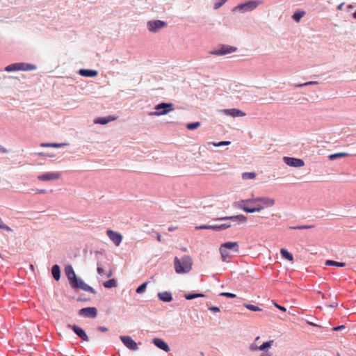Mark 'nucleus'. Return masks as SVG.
<instances>
[{
    "instance_id": "052dcab7",
    "label": "nucleus",
    "mask_w": 356,
    "mask_h": 356,
    "mask_svg": "<svg viewBox=\"0 0 356 356\" xmlns=\"http://www.w3.org/2000/svg\"><path fill=\"white\" fill-rule=\"evenodd\" d=\"M156 238H157V240H158L159 241H161V236L160 234H159V233H158V232H156Z\"/></svg>"
},
{
    "instance_id": "de8ad7c7",
    "label": "nucleus",
    "mask_w": 356,
    "mask_h": 356,
    "mask_svg": "<svg viewBox=\"0 0 356 356\" xmlns=\"http://www.w3.org/2000/svg\"><path fill=\"white\" fill-rule=\"evenodd\" d=\"M211 225H200V226H196L195 229H211Z\"/></svg>"
},
{
    "instance_id": "f3484780",
    "label": "nucleus",
    "mask_w": 356,
    "mask_h": 356,
    "mask_svg": "<svg viewBox=\"0 0 356 356\" xmlns=\"http://www.w3.org/2000/svg\"><path fill=\"white\" fill-rule=\"evenodd\" d=\"M153 344L156 346L158 348L165 351L169 352L170 348L167 343H165L162 339L160 338H154L152 339Z\"/></svg>"
},
{
    "instance_id": "473e14b6",
    "label": "nucleus",
    "mask_w": 356,
    "mask_h": 356,
    "mask_svg": "<svg viewBox=\"0 0 356 356\" xmlns=\"http://www.w3.org/2000/svg\"><path fill=\"white\" fill-rule=\"evenodd\" d=\"M264 197H256V198H249V199H247V201L246 202L248 204H256L257 203H261L264 202Z\"/></svg>"
},
{
    "instance_id": "09e8293b",
    "label": "nucleus",
    "mask_w": 356,
    "mask_h": 356,
    "mask_svg": "<svg viewBox=\"0 0 356 356\" xmlns=\"http://www.w3.org/2000/svg\"><path fill=\"white\" fill-rule=\"evenodd\" d=\"M273 305H275V307H277L280 311H282V312H286V309L284 307L278 305L275 302H273Z\"/></svg>"
},
{
    "instance_id": "423d86ee",
    "label": "nucleus",
    "mask_w": 356,
    "mask_h": 356,
    "mask_svg": "<svg viewBox=\"0 0 356 356\" xmlns=\"http://www.w3.org/2000/svg\"><path fill=\"white\" fill-rule=\"evenodd\" d=\"M246 200H242L241 201L236 202L234 203V207L239 208L242 210H243L245 212L247 213H254V212H259L261 210H263V207L261 206H257V207H250L251 204H248L246 202Z\"/></svg>"
},
{
    "instance_id": "864d4df0",
    "label": "nucleus",
    "mask_w": 356,
    "mask_h": 356,
    "mask_svg": "<svg viewBox=\"0 0 356 356\" xmlns=\"http://www.w3.org/2000/svg\"><path fill=\"white\" fill-rule=\"evenodd\" d=\"M97 330L99 331H101V332H106V331H108L107 327H104V326H99V327H97Z\"/></svg>"
},
{
    "instance_id": "b1692460",
    "label": "nucleus",
    "mask_w": 356,
    "mask_h": 356,
    "mask_svg": "<svg viewBox=\"0 0 356 356\" xmlns=\"http://www.w3.org/2000/svg\"><path fill=\"white\" fill-rule=\"evenodd\" d=\"M275 201L274 199L265 197L264 202H262V204H258L257 206H261L264 209V208L273 207L275 204Z\"/></svg>"
},
{
    "instance_id": "20e7f679",
    "label": "nucleus",
    "mask_w": 356,
    "mask_h": 356,
    "mask_svg": "<svg viewBox=\"0 0 356 356\" xmlns=\"http://www.w3.org/2000/svg\"><path fill=\"white\" fill-rule=\"evenodd\" d=\"M261 1L250 0L245 3L238 4L233 8V11L250 12L257 8Z\"/></svg>"
},
{
    "instance_id": "f8f14e48",
    "label": "nucleus",
    "mask_w": 356,
    "mask_h": 356,
    "mask_svg": "<svg viewBox=\"0 0 356 356\" xmlns=\"http://www.w3.org/2000/svg\"><path fill=\"white\" fill-rule=\"evenodd\" d=\"M283 161L286 165L291 167L300 168L305 165L302 159L294 157L284 156Z\"/></svg>"
},
{
    "instance_id": "6e6d98bb",
    "label": "nucleus",
    "mask_w": 356,
    "mask_h": 356,
    "mask_svg": "<svg viewBox=\"0 0 356 356\" xmlns=\"http://www.w3.org/2000/svg\"><path fill=\"white\" fill-rule=\"evenodd\" d=\"M260 356H273V354L268 352L263 353Z\"/></svg>"
},
{
    "instance_id": "f704fd0d",
    "label": "nucleus",
    "mask_w": 356,
    "mask_h": 356,
    "mask_svg": "<svg viewBox=\"0 0 356 356\" xmlns=\"http://www.w3.org/2000/svg\"><path fill=\"white\" fill-rule=\"evenodd\" d=\"M256 177L255 172H243L242 174V178L243 179H254Z\"/></svg>"
},
{
    "instance_id": "5701e85b",
    "label": "nucleus",
    "mask_w": 356,
    "mask_h": 356,
    "mask_svg": "<svg viewBox=\"0 0 356 356\" xmlns=\"http://www.w3.org/2000/svg\"><path fill=\"white\" fill-rule=\"evenodd\" d=\"M51 274L54 279L58 281L60 278V269L58 265L54 264L51 267Z\"/></svg>"
},
{
    "instance_id": "39448f33",
    "label": "nucleus",
    "mask_w": 356,
    "mask_h": 356,
    "mask_svg": "<svg viewBox=\"0 0 356 356\" xmlns=\"http://www.w3.org/2000/svg\"><path fill=\"white\" fill-rule=\"evenodd\" d=\"M156 111L150 113L152 115L159 116L165 115L174 110V105L172 103L162 102L155 106Z\"/></svg>"
},
{
    "instance_id": "a19ab883",
    "label": "nucleus",
    "mask_w": 356,
    "mask_h": 356,
    "mask_svg": "<svg viewBox=\"0 0 356 356\" xmlns=\"http://www.w3.org/2000/svg\"><path fill=\"white\" fill-rule=\"evenodd\" d=\"M147 282H144L142 284H140L139 286H138L136 289V292L137 293H143L146 288H147Z\"/></svg>"
},
{
    "instance_id": "2eb2a0df",
    "label": "nucleus",
    "mask_w": 356,
    "mask_h": 356,
    "mask_svg": "<svg viewBox=\"0 0 356 356\" xmlns=\"http://www.w3.org/2000/svg\"><path fill=\"white\" fill-rule=\"evenodd\" d=\"M67 327L72 329L73 332L82 340L89 341V337L81 327L76 325H68Z\"/></svg>"
},
{
    "instance_id": "58836bf2",
    "label": "nucleus",
    "mask_w": 356,
    "mask_h": 356,
    "mask_svg": "<svg viewBox=\"0 0 356 356\" xmlns=\"http://www.w3.org/2000/svg\"><path fill=\"white\" fill-rule=\"evenodd\" d=\"M200 122H195L192 123H188L186 124V127L189 130H193L200 127Z\"/></svg>"
},
{
    "instance_id": "4c0bfd02",
    "label": "nucleus",
    "mask_w": 356,
    "mask_h": 356,
    "mask_svg": "<svg viewBox=\"0 0 356 356\" xmlns=\"http://www.w3.org/2000/svg\"><path fill=\"white\" fill-rule=\"evenodd\" d=\"M243 305L245 308H247L248 309H249L250 311L257 312V311L261 310V309L260 307H259L256 305H252V304H244Z\"/></svg>"
},
{
    "instance_id": "13d9d810",
    "label": "nucleus",
    "mask_w": 356,
    "mask_h": 356,
    "mask_svg": "<svg viewBox=\"0 0 356 356\" xmlns=\"http://www.w3.org/2000/svg\"><path fill=\"white\" fill-rule=\"evenodd\" d=\"M36 192L38 193H45L47 192V191L44 189H37Z\"/></svg>"
},
{
    "instance_id": "e2e57ef3",
    "label": "nucleus",
    "mask_w": 356,
    "mask_h": 356,
    "mask_svg": "<svg viewBox=\"0 0 356 356\" xmlns=\"http://www.w3.org/2000/svg\"><path fill=\"white\" fill-rule=\"evenodd\" d=\"M111 275H112V271H110V272L108 273V275H107V277H111Z\"/></svg>"
},
{
    "instance_id": "7c9ffc66",
    "label": "nucleus",
    "mask_w": 356,
    "mask_h": 356,
    "mask_svg": "<svg viewBox=\"0 0 356 356\" xmlns=\"http://www.w3.org/2000/svg\"><path fill=\"white\" fill-rule=\"evenodd\" d=\"M325 265L330 266H336V267H344L346 266L345 263L338 262L332 260H327L325 261Z\"/></svg>"
},
{
    "instance_id": "72a5a7b5",
    "label": "nucleus",
    "mask_w": 356,
    "mask_h": 356,
    "mask_svg": "<svg viewBox=\"0 0 356 356\" xmlns=\"http://www.w3.org/2000/svg\"><path fill=\"white\" fill-rule=\"evenodd\" d=\"M318 83V81H312L305 82L304 83L294 84L293 86L295 88H302V87L309 86L317 85Z\"/></svg>"
},
{
    "instance_id": "ddd939ff",
    "label": "nucleus",
    "mask_w": 356,
    "mask_h": 356,
    "mask_svg": "<svg viewBox=\"0 0 356 356\" xmlns=\"http://www.w3.org/2000/svg\"><path fill=\"white\" fill-rule=\"evenodd\" d=\"M215 220L216 221H227L230 220L234 222H245L247 220V217L244 215L239 214L236 216H225V217H220L216 218Z\"/></svg>"
},
{
    "instance_id": "9d476101",
    "label": "nucleus",
    "mask_w": 356,
    "mask_h": 356,
    "mask_svg": "<svg viewBox=\"0 0 356 356\" xmlns=\"http://www.w3.org/2000/svg\"><path fill=\"white\" fill-rule=\"evenodd\" d=\"M79 314L81 316L94 318L97 315V309L93 307H84L79 311Z\"/></svg>"
},
{
    "instance_id": "412c9836",
    "label": "nucleus",
    "mask_w": 356,
    "mask_h": 356,
    "mask_svg": "<svg viewBox=\"0 0 356 356\" xmlns=\"http://www.w3.org/2000/svg\"><path fill=\"white\" fill-rule=\"evenodd\" d=\"M65 273L67 277L68 281H71L76 275L75 272L71 265H67L65 268Z\"/></svg>"
},
{
    "instance_id": "aec40b11",
    "label": "nucleus",
    "mask_w": 356,
    "mask_h": 356,
    "mask_svg": "<svg viewBox=\"0 0 356 356\" xmlns=\"http://www.w3.org/2000/svg\"><path fill=\"white\" fill-rule=\"evenodd\" d=\"M19 71H33L37 69V66L33 64L26 63H18Z\"/></svg>"
},
{
    "instance_id": "4be33fe9",
    "label": "nucleus",
    "mask_w": 356,
    "mask_h": 356,
    "mask_svg": "<svg viewBox=\"0 0 356 356\" xmlns=\"http://www.w3.org/2000/svg\"><path fill=\"white\" fill-rule=\"evenodd\" d=\"M114 120H115V118L111 116L101 117V118H96L94 122L95 124H106L107 123H108Z\"/></svg>"
},
{
    "instance_id": "1a4fd4ad",
    "label": "nucleus",
    "mask_w": 356,
    "mask_h": 356,
    "mask_svg": "<svg viewBox=\"0 0 356 356\" xmlns=\"http://www.w3.org/2000/svg\"><path fill=\"white\" fill-rule=\"evenodd\" d=\"M61 176L59 172H47L38 176L40 181H47L58 179Z\"/></svg>"
},
{
    "instance_id": "5fc2aeb1",
    "label": "nucleus",
    "mask_w": 356,
    "mask_h": 356,
    "mask_svg": "<svg viewBox=\"0 0 356 356\" xmlns=\"http://www.w3.org/2000/svg\"><path fill=\"white\" fill-rule=\"evenodd\" d=\"M344 4H345V3H344V2H343V3H340V4L337 6V9H338L339 10H343V6H344Z\"/></svg>"
},
{
    "instance_id": "4468645a",
    "label": "nucleus",
    "mask_w": 356,
    "mask_h": 356,
    "mask_svg": "<svg viewBox=\"0 0 356 356\" xmlns=\"http://www.w3.org/2000/svg\"><path fill=\"white\" fill-rule=\"evenodd\" d=\"M107 236L110 240L116 245L119 246L122 241V236L116 232L111 229H108L106 232Z\"/></svg>"
},
{
    "instance_id": "774afa93",
    "label": "nucleus",
    "mask_w": 356,
    "mask_h": 356,
    "mask_svg": "<svg viewBox=\"0 0 356 356\" xmlns=\"http://www.w3.org/2000/svg\"><path fill=\"white\" fill-rule=\"evenodd\" d=\"M31 268L33 269V266L31 265Z\"/></svg>"
},
{
    "instance_id": "6e6552de",
    "label": "nucleus",
    "mask_w": 356,
    "mask_h": 356,
    "mask_svg": "<svg viewBox=\"0 0 356 356\" xmlns=\"http://www.w3.org/2000/svg\"><path fill=\"white\" fill-rule=\"evenodd\" d=\"M168 24L162 20H150L147 22V27L149 31L157 33L160 29L166 27Z\"/></svg>"
},
{
    "instance_id": "a878e982",
    "label": "nucleus",
    "mask_w": 356,
    "mask_h": 356,
    "mask_svg": "<svg viewBox=\"0 0 356 356\" xmlns=\"http://www.w3.org/2000/svg\"><path fill=\"white\" fill-rule=\"evenodd\" d=\"M184 296L186 300H193L197 298L204 297L205 296L204 294L200 293H185Z\"/></svg>"
},
{
    "instance_id": "0e129e2a",
    "label": "nucleus",
    "mask_w": 356,
    "mask_h": 356,
    "mask_svg": "<svg viewBox=\"0 0 356 356\" xmlns=\"http://www.w3.org/2000/svg\"><path fill=\"white\" fill-rule=\"evenodd\" d=\"M353 16L355 19H356V10L354 12V13L353 14Z\"/></svg>"
},
{
    "instance_id": "6ab92c4d",
    "label": "nucleus",
    "mask_w": 356,
    "mask_h": 356,
    "mask_svg": "<svg viewBox=\"0 0 356 356\" xmlns=\"http://www.w3.org/2000/svg\"><path fill=\"white\" fill-rule=\"evenodd\" d=\"M158 298L164 302H169L172 300V295L171 292L169 291L159 292L158 293Z\"/></svg>"
},
{
    "instance_id": "37998d69",
    "label": "nucleus",
    "mask_w": 356,
    "mask_h": 356,
    "mask_svg": "<svg viewBox=\"0 0 356 356\" xmlns=\"http://www.w3.org/2000/svg\"><path fill=\"white\" fill-rule=\"evenodd\" d=\"M211 229L217 230V231L224 230V229H226V226H222V224L211 225Z\"/></svg>"
},
{
    "instance_id": "cd10ccee",
    "label": "nucleus",
    "mask_w": 356,
    "mask_h": 356,
    "mask_svg": "<svg viewBox=\"0 0 356 356\" xmlns=\"http://www.w3.org/2000/svg\"><path fill=\"white\" fill-rule=\"evenodd\" d=\"M273 343V340L264 342L261 346H259V350L267 352V350L272 346Z\"/></svg>"
},
{
    "instance_id": "ea45409f",
    "label": "nucleus",
    "mask_w": 356,
    "mask_h": 356,
    "mask_svg": "<svg viewBox=\"0 0 356 356\" xmlns=\"http://www.w3.org/2000/svg\"><path fill=\"white\" fill-rule=\"evenodd\" d=\"M227 0H215L213 8L216 10L219 9L227 2Z\"/></svg>"
},
{
    "instance_id": "c85d7f7f",
    "label": "nucleus",
    "mask_w": 356,
    "mask_h": 356,
    "mask_svg": "<svg viewBox=\"0 0 356 356\" xmlns=\"http://www.w3.org/2000/svg\"><path fill=\"white\" fill-rule=\"evenodd\" d=\"M280 254L282 257L288 261H292L293 259V257L291 253H290L288 250L286 249H281Z\"/></svg>"
},
{
    "instance_id": "7ed1b4c3",
    "label": "nucleus",
    "mask_w": 356,
    "mask_h": 356,
    "mask_svg": "<svg viewBox=\"0 0 356 356\" xmlns=\"http://www.w3.org/2000/svg\"><path fill=\"white\" fill-rule=\"evenodd\" d=\"M69 283L73 289H81L93 294L96 293V291L92 287L86 284L82 279L77 276H75L73 279H72Z\"/></svg>"
},
{
    "instance_id": "c03bdc74",
    "label": "nucleus",
    "mask_w": 356,
    "mask_h": 356,
    "mask_svg": "<svg viewBox=\"0 0 356 356\" xmlns=\"http://www.w3.org/2000/svg\"><path fill=\"white\" fill-rule=\"evenodd\" d=\"M220 296L227 297V298H234L236 297V294L232 293H229V292H222V293H220Z\"/></svg>"
},
{
    "instance_id": "393cba45",
    "label": "nucleus",
    "mask_w": 356,
    "mask_h": 356,
    "mask_svg": "<svg viewBox=\"0 0 356 356\" xmlns=\"http://www.w3.org/2000/svg\"><path fill=\"white\" fill-rule=\"evenodd\" d=\"M305 12L304 10H296L292 15V19L296 22H299L302 17H303L305 15Z\"/></svg>"
},
{
    "instance_id": "338daca9",
    "label": "nucleus",
    "mask_w": 356,
    "mask_h": 356,
    "mask_svg": "<svg viewBox=\"0 0 356 356\" xmlns=\"http://www.w3.org/2000/svg\"><path fill=\"white\" fill-rule=\"evenodd\" d=\"M83 300L82 298H78L77 301H83Z\"/></svg>"
},
{
    "instance_id": "0eeeda50",
    "label": "nucleus",
    "mask_w": 356,
    "mask_h": 356,
    "mask_svg": "<svg viewBox=\"0 0 356 356\" xmlns=\"http://www.w3.org/2000/svg\"><path fill=\"white\" fill-rule=\"evenodd\" d=\"M236 51L237 48L235 47L227 44H220L216 49L211 51L210 54L216 56H224L236 52Z\"/></svg>"
},
{
    "instance_id": "f257e3e1",
    "label": "nucleus",
    "mask_w": 356,
    "mask_h": 356,
    "mask_svg": "<svg viewBox=\"0 0 356 356\" xmlns=\"http://www.w3.org/2000/svg\"><path fill=\"white\" fill-rule=\"evenodd\" d=\"M192 259L188 255H185L181 259L175 258V269L177 273H187L192 268Z\"/></svg>"
},
{
    "instance_id": "8fccbe9b",
    "label": "nucleus",
    "mask_w": 356,
    "mask_h": 356,
    "mask_svg": "<svg viewBox=\"0 0 356 356\" xmlns=\"http://www.w3.org/2000/svg\"><path fill=\"white\" fill-rule=\"evenodd\" d=\"M209 310L213 312H219L220 308L216 306H212L209 308Z\"/></svg>"
},
{
    "instance_id": "69168bd1",
    "label": "nucleus",
    "mask_w": 356,
    "mask_h": 356,
    "mask_svg": "<svg viewBox=\"0 0 356 356\" xmlns=\"http://www.w3.org/2000/svg\"><path fill=\"white\" fill-rule=\"evenodd\" d=\"M259 339H260V337H257L255 338V341H259Z\"/></svg>"
},
{
    "instance_id": "bb28decb",
    "label": "nucleus",
    "mask_w": 356,
    "mask_h": 356,
    "mask_svg": "<svg viewBox=\"0 0 356 356\" xmlns=\"http://www.w3.org/2000/svg\"><path fill=\"white\" fill-rule=\"evenodd\" d=\"M67 145V143H41L40 146L44 147H61Z\"/></svg>"
},
{
    "instance_id": "a211bd4d",
    "label": "nucleus",
    "mask_w": 356,
    "mask_h": 356,
    "mask_svg": "<svg viewBox=\"0 0 356 356\" xmlns=\"http://www.w3.org/2000/svg\"><path fill=\"white\" fill-rule=\"evenodd\" d=\"M78 73L79 75L84 77H95L98 74L97 70L90 69H80Z\"/></svg>"
},
{
    "instance_id": "f03ea898",
    "label": "nucleus",
    "mask_w": 356,
    "mask_h": 356,
    "mask_svg": "<svg viewBox=\"0 0 356 356\" xmlns=\"http://www.w3.org/2000/svg\"><path fill=\"white\" fill-rule=\"evenodd\" d=\"M229 250L234 252H238L239 245L236 242H226L220 247V252L223 261L230 257Z\"/></svg>"
},
{
    "instance_id": "c756f323",
    "label": "nucleus",
    "mask_w": 356,
    "mask_h": 356,
    "mask_svg": "<svg viewBox=\"0 0 356 356\" xmlns=\"http://www.w3.org/2000/svg\"><path fill=\"white\" fill-rule=\"evenodd\" d=\"M103 286L106 289H111L117 286V281L115 279H110L103 283Z\"/></svg>"
},
{
    "instance_id": "79ce46f5",
    "label": "nucleus",
    "mask_w": 356,
    "mask_h": 356,
    "mask_svg": "<svg viewBox=\"0 0 356 356\" xmlns=\"http://www.w3.org/2000/svg\"><path fill=\"white\" fill-rule=\"evenodd\" d=\"M0 229H3V230H6L7 232H13V230L10 227H8V225H6V224L3 223V222L1 218H0Z\"/></svg>"
},
{
    "instance_id": "e433bc0d",
    "label": "nucleus",
    "mask_w": 356,
    "mask_h": 356,
    "mask_svg": "<svg viewBox=\"0 0 356 356\" xmlns=\"http://www.w3.org/2000/svg\"><path fill=\"white\" fill-rule=\"evenodd\" d=\"M313 227H314V225H310L291 226V227H289V229H312Z\"/></svg>"
},
{
    "instance_id": "2f4dec72",
    "label": "nucleus",
    "mask_w": 356,
    "mask_h": 356,
    "mask_svg": "<svg viewBox=\"0 0 356 356\" xmlns=\"http://www.w3.org/2000/svg\"><path fill=\"white\" fill-rule=\"evenodd\" d=\"M18 63L10 64L5 67V70L8 72L19 71Z\"/></svg>"
},
{
    "instance_id": "dca6fc26",
    "label": "nucleus",
    "mask_w": 356,
    "mask_h": 356,
    "mask_svg": "<svg viewBox=\"0 0 356 356\" xmlns=\"http://www.w3.org/2000/svg\"><path fill=\"white\" fill-rule=\"evenodd\" d=\"M221 113H223L224 115L232 116L234 118L236 117H243L245 115V113L243 112L242 111L237 109V108H226V109H222L220 111Z\"/></svg>"
},
{
    "instance_id": "c9c22d12",
    "label": "nucleus",
    "mask_w": 356,
    "mask_h": 356,
    "mask_svg": "<svg viewBox=\"0 0 356 356\" xmlns=\"http://www.w3.org/2000/svg\"><path fill=\"white\" fill-rule=\"evenodd\" d=\"M347 155H348L347 153L341 152V153H336V154H330V155H329L328 157L330 160H334L338 158L344 157Z\"/></svg>"
},
{
    "instance_id": "4d7b16f0",
    "label": "nucleus",
    "mask_w": 356,
    "mask_h": 356,
    "mask_svg": "<svg viewBox=\"0 0 356 356\" xmlns=\"http://www.w3.org/2000/svg\"><path fill=\"white\" fill-rule=\"evenodd\" d=\"M0 152L2 153H7L8 150L0 145Z\"/></svg>"
},
{
    "instance_id": "a18cd8bd",
    "label": "nucleus",
    "mask_w": 356,
    "mask_h": 356,
    "mask_svg": "<svg viewBox=\"0 0 356 356\" xmlns=\"http://www.w3.org/2000/svg\"><path fill=\"white\" fill-rule=\"evenodd\" d=\"M231 143L230 141H221L219 143H212L213 145L215 147H220L223 145H228Z\"/></svg>"
},
{
    "instance_id": "3c124183",
    "label": "nucleus",
    "mask_w": 356,
    "mask_h": 356,
    "mask_svg": "<svg viewBox=\"0 0 356 356\" xmlns=\"http://www.w3.org/2000/svg\"><path fill=\"white\" fill-rule=\"evenodd\" d=\"M345 328H346V327L344 325H339V326L333 327L332 330H334V331H339V330H343Z\"/></svg>"
},
{
    "instance_id": "9b49d317",
    "label": "nucleus",
    "mask_w": 356,
    "mask_h": 356,
    "mask_svg": "<svg viewBox=\"0 0 356 356\" xmlns=\"http://www.w3.org/2000/svg\"><path fill=\"white\" fill-rule=\"evenodd\" d=\"M120 339L123 344L131 350H137L138 344L129 336H120Z\"/></svg>"
},
{
    "instance_id": "49530a36",
    "label": "nucleus",
    "mask_w": 356,
    "mask_h": 356,
    "mask_svg": "<svg viewBox=\"0 0 356 356\" xmlns=\"http://www.w3.org/2000/svg\"><path fill=\"white\" fill-rule=\"evenodd\" d=\"M249 349L252 352H254L257 350H259V346H257L255 343H251L250 345Z\"/></svg>"
},
{
    "instance_id": "bf43d9fd",
    "label": "nucleus",
    "mask_w": 356,
    "mask_h": 356,
    "mask_svg": "<svg viewBox=\"0 0 356 356\" xmlns=\"http://www.w3.org/2000/svg\"><path fill=\"white\" fill-rule=\"evenodd\" d=\"M222 226H226V229L229 228L232 226L231 224L229 223V222L223 223V224H222Z\"/></svg>"
},
{
    "instance_id": "603ef678",
    "label": "nucleus",
    "mask_w": 356,
    "mask_h": 356,
    "mask_svg": "<svg viewBox=\"0 0 356 356\" xmlns=\"http://www.w3.org/2000/svg\"><path fill=\"white\" fill-rule=\"evenodd\" d=\"M97 273L99 274V275H103L104 273V270L103 268L100 267V266H98L97 267Z\"/></svg>"
},
{
    "instance_id": "680f3d73",
    "label": "nucleus",
    "mask_w": 356,
    "mask_h": 356,
    "mask_svg": "<svg viewBox=\"0 0 356 356\" xmlns=\"http://www.w3.org/2000/svg\"><path fill=\"white\" fill-rule=\"evenodd\" d=\"M177 229V227H170L168 228V231H169V232H172V231H174V230H175V229Z\"/></svg>"
}]
</instances>
